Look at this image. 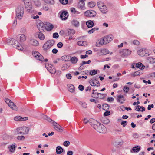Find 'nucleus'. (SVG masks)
<instances>
[{
    "instance_id": "obj_1",
    "label": "nucleus",
    "mask_w": 155,
    "mask_h": 155,
    "mask_svg": "<svg viewBox=\"0 0 155 155\" xmlns=\"http://www.w3.org/2000/svg\"><path fill=\"white\" fill-rule=\"evenodd\" d=\"M92 120L93 121L91 123V125L99 133H103L106 131V127L104 125L95 120L93 119Z\"/></svg>"
},
{
    "instance_id": "obj_2",
    "label": "nucleus",
    "mask_w": 155,
    "mask_h": 155,
    "mask_svg": "<svg viewBox=\"0 0 155 155\" xmlns=\"http://www.w3.org/2000/svg\"><path fill=\"white\" fill-rule=\"evenodd\" d=\"M16 16L19 19H21L24 13V7L23 6H18L16 9Z\"/></svg>"
},
{
    "instance_id": "obj_3",
    "label": "nucleus",
    "mask_w": 155,
    "mask_h": 155,
    "mask_svg": "<svg viewBox=\"0 0 155 155\" xmlns=\"http://www.w3.org/2000/svg\"><path fill=\"white\" fill-rule=\"evenodd\" d=\"M97 77H94L89 81V83L91 86H96L98 87L100 86V83Z\"/></svg>"
},
{
    "instance_id": "obj_4",
    "label": "nucleus",
    "mask_w": 155,
    "mask_h": 155,
    "mask_svg": "<svg viewBox=\"0 0 155 155\" xmlns=\"http://www.w3.org/2000/svg\"><path fill=\"white\" fill-rule=\"evenodd\" d=\"M131 51L128 49H125L120 51V53L122 57H127L131 53Z\"/></svg>"
},
{
    "instance_id": "obj_5",
    "label": "nucleus",
    "mask_w": 155,
    "mask_h": 155,
    "mask_svg": "<svg viewBox=\"0 0 155 155\" xmlns=\"http://www.w3.org/2000/svg\"><path fill=\"white\" fill-rule=\"evenodd\" d=\"M84 15L87 17H94L96 15V12L94 10H88L84 12Z\"/></svg>"
},
{
    "instance_id": "obj_6",
    "label": "nucleus",
    "mask_w": 155,
    "mask_h": 155,
    "mask_svg": "<svg viewBox=\"0 0 155 155\" xmlns=\"http://www.w3.org/2000/svg\"><path fill=\"white\" fill-rule=\"evenodd\" d=\"M32 55L34 57L37 59L41 61H43L44 58L43 57L41 54L38 52L36 51H34L32 52Z\"/></svg>"
},
{
    "instance_id": "obj_7",
    "label": "nucleus",
    "mask_w": 155,
    "mask_h": 155,
    "mask_svg": "<svg viewBox=\"0 0 155 155\" xmlns=\"http://www.w3.org/2000/svg\"><path fill=\"white\" fill-rule=\"evenodd\" d=\"M53 127L57 131L61 132L63 131V129L62 127L59 125L55 121H53L52 123Z\"/></svg>"
},
{
    "instance_id": "obj_8",
    "label": "nucleus",
    "mask_w": 155,
    "mask_h": 155,
    "mask_svg": "<svg viewBox=\"0 0 155 155\" xmlns=\"http://www.w3.org/2000/svg\"><path fill=\"white\" fill-rule=\"evenodd\" d=\"M68 13L66 11L62 12L60 15V18L62 20H66L68 18Z\"/></svg>"
},
{
    "instance_id": "obj_9",
    "label": "nucleus",
    "mask_w": 155,
    "mask_h": 155,
    "mask_svg": "<svg viewBox=\"0 0 155 155\" xmlns=\"http://www.w3.org/2000/svg\"><path fill=\"white\" fill-rule=\"evenodd\" d=\"M25 9L27 10L28 12L32 13L33 12L32 9V4L31 2L28 3V4L25 5Z\"/></svg>"
},
{
    "instance_id": "obj_10",
    "label": "nucleus",
    "mask_w": 155,
    "mask_h": 155,
    "mask_svg": "<svg viewBox=\"0 0 155 155\" xmlns=\"http://www.w3.org/2000/svg\"><path fill=\"white\" fill-rule=\"evenodd\" d=\"M113 36L112 35H109L106 36L104 37L103 39L105 44H106L111 41L113 40Z\"/></svg>"
},
{
    "instance_id": "obj_11",
    "label": "nucleus",
    "mask_w": 155,
    "mask_h": 155,
    "mask_svg": "<svg viewBox=\"0 0 155 155\" xmlns=\"http://www.w3.org/2000/svg\"><path fill=\"white\" fill-rule=\"evenodd\" d=\"M54 26L51 24L46 22L45 23V29L48 31H51L53 28Z\"/></svg>"
},
{
    "instance_id": "obj_12",
    "label": "nucleus",
    "mask_w": 155,
    "mask_h": 155,
    "mask_svg": "<svg viewBox=\"0 0 155 155\" xmlns=\"http://www.w3.org/2000/svg\"><path fill=\"white\" fill-rule=\"evenodd\" d=\"M37 27L39 31L43 32L45 29V24L42 22H40L37 25Z\"/></svg>"
},
{
    "instance_id": "obj_13",
    "label": "nucleus",
    "mask_w": 155,
    "mask_h": 155,
    "mask_svg": "<svg viewBox=\"0 0 155 155\" xmlns=\"http://www.w3.org/2000/svg\"><path fill=\"white\" fill-rule=\"evenodd\" d=\"M106 44L103 38H101L98 40L96 43V46L97 47H101L103 45Z\"/></svg>"
},
{
    "instance_id": "obj_14",
    "label": "nucleus",
    "mask_w": 155,
    "mask_h": 155,
    "mask_svg": "<svg viewBox=\"0 0 155 155\" xmlns=\"http://www.w3.org/2000/svg\"><path fill=\"white\" fill-rule=\"evenodd\" d=\"M117 102H120L121 104H122L125 101V99L123 95H120L117 96Z\"/></svg>"
},
{
    "instance_id": "obj_15",
    "label": "nucleus",
    "mask_w": 155,
    "mask_h": 155,
    "mask_svg": "<svg viewBox=\"0 0 155 155\" xmlns=\"http://www.w3.org/2000/svg\"><path fill=\"white\" fill-rule=\"evenodd\" d=\"M47 64H45V67L46 68L47 70L51 73L52 74H55L56 72L55 69L52 67V66L51 67V68H49L48 67H47Z\"/></svg>"
},
{
    "instance_id": "obj_16",
    "label": "nucleus",
    "mask_w": 155,
    "mask_h": 155,
    "mask_svg": "<svg viewBox=\"0 0 155 155\" xmlns=\"http://www.w3.org/2000/svg\"><path fill=\"white\" fill-rule=\"evenodd\" d=\"M140 147L138 146H135L132 148V150H130V152L137 153L140 151Z\"/></svg>"
},
{
    "instance_id": "obj_17",
    "label": "nucleus",
    "mask_w": 155,
    "mask_h": 155,
    "mask_svg": "<svg viewBox=\"0 0 155 155\" xmlns=\"http://www.w3.org/2000/svg\"><path fill=\"white\" fill-rule=\"evenodd\" d=\"M8 105L13 110H17V107L12 101H11L8 104Z\"/></svg>"
},
{
    "instance_id": "obj_18",
    "label": "nucleus",
    "mask_w": 155,
    "mask_h": 155,
    "mask_svg": "<svg viewBox=\"0 0 155 155\" xmlns=\"http://www.w3.org/2000/svg\"><path fill=\"white\" fill-rule=\"evenodd\" d=\"M17 38H20V41L21 42L24 41L26 39L25 36L23 34L18 35L17 36Z\"/></svg>"
},
{
    "instance_id": "obj_19",
    "label": "nucleus",
    "mask_w": 155,
    "mask_h": 155,
    "mask_svg": "<svg viewBox=\"0 0 155 155\" xmlns=\"http://www.w3.org/2000/svg\"><path fill=\"white\" fill-rule=\"evenodd\" d=\"M138 54L140 56H143L145 55V50L143 49H141L137 51Z\"/></svg>"
},
{
    "instance_id": "obj_20",
    "label": "nucleus",
    "mask_w": 155,
    "mask_h": 155,
    "mask_svg": "<svg viewBox=\"0 0 155 155\" xmlns=\"http://www.w3.org/2000/svg\"><path fill=\"white\" fill-rule=\"evenodd\" d=\"M64 149L60 146H58L56 149V153L57 154H60L63 152Z\"/></svg>"
},
{
    "instance_id": "obj_21",
    "label": "nucleus",
    "mask_w": 155,
    "mask_h": 155,
    "mask_svg": "<svg viewBox=\"0 0 155 155\" xmlns=\"http://www.w3.org/2000/svg\"><path fill=\"white\" fill-rule=\"evenodd\" d=\"M30 43L31 45L34 46H38L39 44L38 41L35 39H31Z\"/></svg>"
},
{
    "instance_id": "obj_22",
    "label": "nucleus",
    "mask_w": 155,
    "mask_h": 155,
    "mask_svg": "<svg viewBox=\"0 0 155 155\" xmlns=\"http://www.w3.org/2000/svg\"><path fill=\"white\" fill-rule=\"evenodd\" d=\"M75 33V31L74 29H69L67 30V34L68 36H72Z\"/></svg>"
},
{
    "instance_id": "obj_23",
    "label": "nucleus",
    "mask_w": 155,
    "mask_h": 155,
    "mask_svg": "<svg viewBox=\"0 0 155 155\" xmlns=\"http://www.w3.org/2000/svg\"><path fill=\"white\" fill-rule=\"evenodd\" d=\"M68 90L71 92H74L75 90V88L74 85L72 84H70L68 85Z\"/></svg>"
},
{
    "instance_id": "obj_24",
    "label": "nucleus",
    "mask_w": 155,
    "mask_h": 155,
    "mask_svg": "<svg viewBox=\"0 0 155 155\" xmlns=\"http://www.w3.org/2000/svg\"><path fill=\"white\" fill-rule=\"evenodd\" d=\"M71 24L76 27H78L79 25V21L75 19L71 21Z\"/></svg>"
},
{
    "instance_id": "obj_25",
    "label": "nucleus",
    "mask_w": 155,
    "mask_h": 155,
    "mask_svg": "<svg viewBox=\"0 0 155 155\" xmlns=\"http://www.w3.org/2000/svg\"><path fill=\"white\" fill-rule=\"evenodd\" d=\"M47 43H48V45H49L50 48H51L54 44L55 41L54 40H48L47 41Z\"/></svg>"
},
{
    "instance_id": "obj_26",
    "label": "nucleus",
    "mask_w": 155,
    "mask_h": 155,
    "mask_svg": "<svg viewBox=\"0 0 155 155\" xmlns=\"http://www.w3.org/2000/svg\"><path fill=\"white\" fill-rule=\"evenodd\" d=\"M142 73L143 71L140 70L134 72V73H132L131 75L133 77H135L137 76H140Z\"/></svg>"
},
{
    "instance_id": "obj_27",
    "label": "nucleus",
    "mask_w": 155,
    "mask_h": 155,
    "mask_svg": "<svg viewBox=\"0 0 155 155\" xmlns=\"http://www.w3.org/2000/svg\"><path fill=\"white\" fill-rule=\"evenodd\" d=\"M94 22L91 20L87 21L86 22V24L88 28H92L94 26Z\"/></svg>"
},
{
    "instance_id": "obj_28",
    "label": "nucleus",
    "mask_w": 155,
    "mask_h": 155,
    "mask_svg": "<svg viewBox=\"0 0 155 155\" xmlns=\"http://www.w3.org/2000/svg\"><path fill=\"white\" fill-rule=\"evenodd\" d=\"M101 12L104 14H106L107 12V10L106 5L104 6L99 8Z\"/></svg>"
},
{
    "instance_id": "obj_29",
    "label": "nucleus",
    "mask_w": 155,
    "mask_h": 155,
    "mask_svg": "<svg viewBox=\"0 0 155 155\" xmlns=\"http://www.w3.org/2000/svg\"><path fill=\"white\" fill-rule=\"evenodd\" d=\"M78 59L75 56L72 57L70 60V61L72 64H76L78 61Z\"/></svg>"
},
{
    "instance_id": "obj_30",
    "label": "nucleus",
    "mask_w": 155,
    "mask_h": 155,
    "mask_svg": "<svg viewBox=\"0 0 155 155\" xmlns=\"http://www.w3.org/2000/svg\"><path fill=\"white\" fill-rule=\"evenodd\" d=\"M148 62L150 64H153L155 63V58L152 57H149L147 58Z\"/></svg>"
},
{
    "instance_id": "obj_31",
    "label": "nucleus",
    "mask_w": 155,
    "mask_h": 155,
    "mask_svg": "<svg viewBox=\"0 0 155 155\" xmlns=\"http://www.w3.org/2000/svg\"><path fill=\"white\" fill-rule=\"evenodd\" d=\"M43 48L44 51H47L50 48L49 45H47V42H46L43 45Z\"/></svg>"
},
{
    "instance_id": "obj_32",
    "label": "nucleus",
    "mask_w": 155,
    "mask_h": 155,
    "mask_svg": "<svg viewBox=\"0 0 155 155\" xmlns=\"http://www.w3.org/2000/svg\"><path fill=\"white\" fill-rule=\"evenodd\" d=\"M99 95L104 96V97H101L100 98V99H104L105 97L106 96H107V94H101V93H97V92H95L94 95H96V96H98Z\"/></svg>"
},
{
    "instance_id": "obj_33",
    "label": "nucleus",
    "mask_w": 155,
    "mask_h": 155,
    "mask_svg": "<svg viewBox=\"0 0 155 155\" xmlns=\"http://www.w3.org/2000/svg\"><path fill=\"white\" fill-rule=\"evenodd\" d=\"M44 118L52 124L53 122L54 121L52 119H51L49 117L45 115L44 116Z\"/></svg>"
},
{
    "instance_id": "obj_34",
    "label": "nucleus",
    "mask_w": 155,
    "mask_h": 155,
    "mask_svg": "<svg viewBox=\"0 0 155 155\" xmlns=\"http://www.w3.org/2000/svg\"><path fill=\"white\" fill-rule=\"evenodd\" d=\"M42 32L40 31L38 32V37L40 40H43L45 38V36Z\"/></svg>"
},
{
    "instance_id": "obj_35",
    "label": "nucleus",
    "mask_w": 155,
    "mask_h": 155,
    "mask_svg": "<svg viewBox=\"0 0 155 155\" xmlns=\"http://www.w3.org/2000/svg\"><path fill=\"white\" fill-rule=\"evenodd\" d=\"M101 53L103 55H106L109 54V50L106 49H103L101 50Z\"/></svg>"
},
{
    "instance_id": "obj_36",
    "label": "nucleus",
    "mask_w": 155,
    "mask_h": 155,
    "mask_svg": "<svg viewBox=\"0 0 155 155\" xmlns=\"http://www.w3.org/2000/svg\"><path fill=\"white\" fill-rule=\"evenodd\" d=\"M13 47L17 49L20 50H22L23 48L22 46L19 43V45H16L13 46Z\"/></svg>"
},
{
    "instance_id": "obj_37",
    "label": "nucleus",
    "mask_w": 155,
    "mask_h": 155,
    "mask_svg": "<svg viewBox=\"0 0 155 155\" xmlns=\"http://www.w3.org/2000/svg\"><path fill=\"white\" fill-rule=\"evenodd\" d=\"M110 106L107 104H104L103 105V109L105 110H107L109 109Z\"/></svg>"
},
{
    "instance_id": "obj_38",
    "label": "nucleus",
    "mask_w": 155,
    "mask_h": 155,
    "mask_svg": "<svg viewBox=\"0 0 155 155\" xmlns=\"http://www.w3.org/2000/svg\"><path fill=\"white\" fill-rule=\"evenodd\" d=\"M17 44V45H19V43L17 40L13 39L10 45H12L13 47V46H14V45H16Z\"/></svg>"
},
{
    "instance_id": "obj_39",
    "label": "nucleus",
    "mask_w": 155,
    "mask_h": 155,
    "mask_svg": "<svg viewBox=\"0 0 155 155\" xmlns=\"http://www.w3.org/2000/svg\"><path fill=\"white\" fill-rule=\"evenodd\" d=\"M84 2H79L78 3V7L81 9H84Z\"/></svg>"
},
{
    "instance_id": "obj_40",
    "label": "nucleus",
    "mask_w": 155,
    "mask_h": 155,
    "mask_svg": "<svg viewBox=\"0 0 155 155\" xmlns=\"http://www.w3.org/2000/svg\"><path fill=\"white\" fill-rule=\"evenodd\" d=\"M84 43H85L86 45H87V42L85 41H79L77 42V44L78 45L80 46H85V45H84V44H83Z\"/></svg>"
},
{
    "instance_id": "obj_41",
    "label": "nucleus",
    "mask_w": 155,
    "mask_h": 155,
    "mask_svg": "<svg viewBox=\"0 0 155 155\" xmlns=\"http://www.w3.org/2000/svg\"><path fill=\"white\" fill-rule=\"evenodd\" d=\"M96 5V3L94 2H91L88 3V5L90 8L94 7Z\"/></svg>"
},
{
    "instance_id": "obj_42",
    "label": "nucleus",
    "mask_w": 155,
    "mask_h": 155,
    "mask_svg": "<svg viewBox=\"0 0 155 155\" xmlns=\"http://www.w3.org/2000/svg\"><path fill=\"white\" fill-rule=\"evenodd\" d=\"M99 30L98 28H92L91 30L88 31V33L89 34H91L94 32L96 30Z\"/></svg>"
},
{
    "instance_id": "obj_43",
    "label": "nucleus",
    "mask_w": 155,
    "mask_h": 155,
    "mask_svg": "<svg viewBox=\"0 0 155 155\" xmlns=\"http://www.w3.org/2000/svg\"><path fill=\"white\" fill-rule=\"evenodd\" d=\"M93 119H90L88 120L86 118H84L83 119V120L84 121V122L85 124H87L88 122H89L91 125V123L92 122L93 120H92Z\"/></svg>"
},
{
    "instance_id": "obj_44",
    "label": "nucleus",
    "mask_w": 155,
    "mask_h": 155,
    "mask_svg": "<svg viewBox=\"0 0 155 155\" xmlns=\"http://www.w3.org/2000/svg\"><path fill=\"white\" fill-rule=\"evenodd\" d=\"M97 73V71L96 70H93L90 71L89 74L91 75H94Z\"/></svg>"
},
{
    "instance_id": "obj_45",
    "label": "nucleus",
    "mask_w": 155,
    "mask_h": 155,
    "mask_svg": "<svg viewBox=\"0 0 155 155\" xmlns=\"http://www.w3.org/2000/svg\"><path fill=\"white\" fill-rule=\"evenodd\" d=\"M97 5L99 8L105 6V5L104 3L101 1H99L97 2Z\"/></svg>"
},
{
    "instance_id": "obj_46",
    "label": "nucleus",
    "mask_w": 155,
    "mask_h": 155,
    "mask_svg": "<svg viewBox=\"0 0 155 155\" xmlns=\"http://www.w3.org/2000/svg\"><path fill=\"white\" fill-rule=\"evenodd\" d=\"M45 2L47 3L50 5H53L54 3V1L53 0H45Z\"/></svg>"
},
{
    "instance_id": "obj_47",
    "label": "nucleus",
    "mask_w": 155,
    "mask_h": 155,
    "mask_svg": "<svg viewBox=\"0 0 155 155\" xmlns=\"http://www.w3.org/2000/svg\"><path fill=\"white\" fill-rule=\"evenodd\" d=\"M60 2L63 5H66L68 2V0H59Z\"/></svg>"
},
{
    "instance_id": "obj_48",
    "label": "nucleus",
    "mask_w": 155,
    "mask_h": 155,
    "mask_svg": "<svg viewBox=\"0 0 155 155\" xmlns=\"http://www.w3.org/2000/svg\"><path fill=\"white\" fill-rule=\"evenodd\" d=\"M79 103L81 104L82 106L84 108H86L87 107V104L84 102H82L81 101H80L79 102Z\"/></svg>"
},
{
    "instance_id": "obj_49",
    "label": "nucleus",
    "mask_w": 155,
    "mask_h": 155,
    "mask_svg": "<svg viewBox=\"0 0 155 155\" xmlns=\"http://www.w3.org/2000/svg\"><path fill=\"white\" fill-rule=\"evenodd\" d=\"M92 91H93V92L91 94V97L94 98H98V96H96V95H94L95 94V90L93 89L92 90Z\"/></svg>"
},
{
    "instance_id": "obj_50",
    "label": "nucleus",
    "mask_w": 155,
    "mask_h": 155,
    "mask_svg": "<svg viewBox=\"0 0 155 155\" xmlns=\"http://www.w3.org/2000/svg\"><path fill=\"white\" fill-rule=\"evenodd\" d=\"M134 64L136 65V67L137 68H139L140 69L142 65H143V64L141 62H138L136 64Z\"/></svg>"
},
{
    "instance_id": "obj_51",
    "label": "nucleus",
    "mask_w": 155,
    "mask_h": 155,
    "mask_svg": "<svg viewBox=\"0 0 155 155\" xmlns=\"http://www.w3.org/2000/svg\"><path fill=\"white\" fill-rule=\"evenodd\" d=\"M129 88L127 86H124V87L123 91L124 92L127 93L129 91Z\"/></svg>"
},
{
    "instance_id": "obj_52",
    "label": "nucleus",
    "mask_w": 155,
    "mask_h": 155,
    "mask_svg": "<svg viewBox=\"0 0 155 155\" xmlns=\"http://www.w3.org/2000/svg\"><path fill=\"white\" fill-rule=\"evenodd\" d=\"M15 132L17 133L16 134H25L24 132H23L22 131H20V130H18L17 128L15 130Z\"/></svg>"
},
{
    "instance_id": "obj_53",
    "label": "nucleus",
    "mask_w": 155,
    "mask_h": 155,
    "mask_svg": "<svg viewBox=\"0 0 155 155\" xmlns=\"http://www.w3.org/2000/svg\"><path fill=\"white\" fill-rule=\"evenodd\" d=\"M24 130L25 132V134H28L29 130V128L26 127H24Z\"/></svg>"
},
{
    "instance_id": "obj_54",
    "label": "nucleus",
    "mask_w": 155,
    "mask_h": 155,
    "mask_svg": "<svg viewBox=\"0 0 155 155\" xmlns=\"http://www.w3.org/2000/svg\"><path fill=\"white\" fill-rule=\"evenodd\" d=\"M59 35L57 33H54L53 34V37L54 38L57 39L58 38Z\"/></svg>"
},
{
    "instance_id": "obj_55",
    "label": "nucleus",
    "mask_w": 155,
    "mask_h": 155,
    "mask_svg": "<svg viewBox=\"0 0 155 155\" xmlns=\"http://www.w3.org/2000/svg\"><path fill=\"white\" fill-rule=\"evenodd\" d=\"M21 117L20 116H17L15 117L14 118V120L15 121L21 120Z\"/></svg>"
},
{
    "instance_id": "obj_56",
    "label": "nucleus",
    "mask_w": 155,
    "mask_h": 155,
    "mask_svg": "<svg viewBox=\"0 0 155 155\" xmlns=\"http://www.w3.org/2000/svg\"><path fill=\"white\" fill-rule=\"evenodd\" d=\"M105 119L106 120H103L102 122L104 124H107L110 122V121L109 119Z\"/></svg>"
},
{
    "instance_id": "obj_57",
    "label": "nucleus",
    "mask_w": 155,
    "mask_h": 155,
    "mask_svg": "<svg viewBox=\"0 0 155 155\" xmlns=\"http://www.w3.org/2000/svg\"><path fill=\"white\" fill-rule=\"evenodd\" d=\"M70 144V142L68 141H65L63 143V145L66 147L68 146Z\"/></svg>"
},
{
    "instance_id": "obj_58",
    "label": "nucleus",
    "mask_w": 155,
    "mask_h": 155,
    "mask_svg": "<svg viewBox=\"0 0 155 155\" xmlns=\"http://www.w3.org/2000/svg\"><path fill=\"white\" fill-rule=\"evenodd\" d=\"M13 39V38H8L7 39V41H6L7 43L10 45Z\"/></svg>"
},
{
    "instance_id": "obj_59",
    "label": "nucleus",
    "mask_w": 155,
    "mask_h": 155,
    "mask_svg": "<svg viewBox=\"0 0 155 155\" xmlns=\"http://www.w3.org/2000/svg\"><path fill=\"white\" fill-rule=\"evenodd\" d=\"M69 67V66L67 64H64L63 65V66L62 68L63 70H64L67 69Z\"/></svg>"
},
{
    "instance_id": "obj_60",
    "label": "nucleus",
    "mask_w": 155,
    "mask_h": 155,
    "mask_svg": "<svg viewBox=\"0 0 155 155\" xmlns=\"http://www.w3.org/2000/svg\"><path fill=\"white\" fill-rule=\"evenodd\" d=\"M84 88V86L82 85H80L78 86V89L81 91L83 90Z\"/></svg>"
},
{
    "instance_id": "obj_61",
    "label": "nucleus",
    "mask_w": 155,
    "mask_h": 155,
    "mask_svg": "<svg viewBox=\"0 0 155 155\" xmlns=\"http://www.w3.org/2000/svg\"><path fill=\"white\" fill-rule=\"evenodd\" d=\"M133 44L138 45H139L140 43V42L137 40H134L133 41Z\"/></svg>"
},
{
    "instance_id": "obj_62",
    "label": "nucleus",
    "mask_w": 155,
    "mask_h": 155,
    "mask_svg": "<svg viewBox=\"0 0 155 155\" xmlns=\"http://www.w3.org/2000/svg\"><path fill=\"white\" fill-rule=\"evenodd\" d=\"M63 44L61 42H59L57 44V47L59 48H62L63 47Z\"/></svg>"
},
{
    "instance_id": "obj_63",
    "label": "nucleus",
    "mask_w": 155,
    "mask_h": 155,
    "mask_svg": "<svg viewBox=\"0 0 155 155\" xmlns=\"http://www.w3.org/2000/svg\"><path fill=\"white\" fill-rule=\"evenodd\" d=\"M66 78L69 79H70L72 78V76L71 74L69 73L67 74L66 75Z\"/></svg>"
},
{
    "instance_id": "obj_64",
    "label": "nucleus",
    "mask_w": 155,
    "mask_h": 155,
    "mask_svg": "<svg viewBox=\"0 0 155 155\" xmlns=\"http://www.w3.org/2000/svg\"><path fill=\"white\" fill-rule=\"evenodd\" d=\"M140 106L138 105H137V106H136L135 107L136 108H135V110L138 111H141Z\"/></svg>"
}]
</instances>
